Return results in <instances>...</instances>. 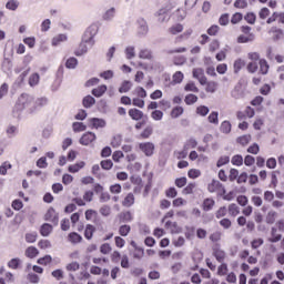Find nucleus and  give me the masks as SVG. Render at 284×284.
Returning <instances> with one entry per match:
<instances>
[{
    "label": "nucleus",
    "instance_id": "obj_60",
    "mask_svg": "<svg viewBox=\"0 0 284 284\" xmlns=\"http://www.w3.org/2000/svg\"><path fill=\"white\" fill-rule=\"evenodd\" d=\"M169 32L171 34H179L180 32H183V24L181 23H178L175 26H172L170 29H169Z\"/></svg>",
    "mask_w": 284,
    "mask_h": 284
},
{
    "label": "nucleus",
    "instance_id": "obj_52",
    "mask_svg": "<svg viewBox=\"0 0 284 284\" xmlns=\"http://www.w3.org/2000/svg\"><path fill=\"white\" fill-rule=\"evenodd\" d=\"M8 139H14L17 136L18 129L16 125H9L6 130Z\"/></svg>",
    "mask_w": 284,
    "mask_h": 284
},
{
    "label": "nucleus",
    "instance_id": "obj_15",
    "mask_svg": "<svg viewBox=\"0 0 284 284\" xmlns=\"http://www.w3.org/2000/svg\"><path fill=\"white\" fill-rule=\"evenodd\" d=\"M64 41H68V36L64 33H60V34L53 37V39L51 41V45L57 48V45H61V43H64Z\"/></svg>",
    "mask_w": 284,
    "mask_h": 284
},
{
    "label": "nucleus",
    "instance_id": "obj_9",
    "mask_svg": "<svg viewBox=\"0 0 284 284\" xmlns=\"http://www.w3.org/2000/svg\"><path fill=\"white\" fill-rule=\"evenodd\" d=\"M207 190L211 193L217 192V190H222L223 194L227 192L225 186H223V183H221L219 180H212V182L207 185Z\"/></svg>",
    "mask_w": 284,
    "mask_h": 284
},
{
    "label": "nucleus",
    "instance_id": "obj_54",
    "mask_svg": "<svg viewBox=\"0 0 284 284\" xmlns=\"http://www.w3.org/2000/svg\"><path fill=\"white\" fill-rule=\"evenodd\" d=\"M229 213L231 216H239V214H241V210L239 209V205L232 203L229 205Z\"/></svg>",
    "mask_w": 284,
    "mask_h": 284
},
{
    "label": "nucleus",
    "instance_id": "obj_12",
    "mask_svg": "<svg viewBox=\"0 0 284 284\" xmlns=\"http://www.w3.org/2000/svg\"><path fill=\"white\" fill-rule=\"evenodd\" d=\"M256 40V34L254 33H248L247 36L241 34L237 38V43H253V41Z\"/></svg>",
    "mask_w": 284,
    "mask_h": 284
},
{
    "label": "nucleus",
    "instance_id": "obj_29",
    "mask_svg": "<svg viewBox=\"0 0 284 284\" xmlns=\"http://www.w3.org/2000/svg\"><path fill=\"white\" fill-rule=\"evenodd\" d=\"M120 223H132V213L130 211L119 214Z\"/></svg>",
    "mask_w": 284,
    "mask_h": 284
},
{
    "label": "nucleus",
    "instance_id": "obj_20",
    "mask_svg": "<svg viewBox=\"0 0 284 284\" xmlns=\"http://www.w3.org/2000/svg\"><path fill=\"white\" fill-rule=\"evenodd\" d=\"M184 229H185L184 236L186 241H192V239H194L196 234V227L186 225Z\"/></svg>",
    "mask_w": 284,
    "mask_h": 284
},
{
    "label": "nucleus",
    "instance_id": "obj_37",
    "mask_svg": "<svg viewBox=\"0 0 284 284\" xmlns=\"http://www.w3.org/2000/svg\"><path fill=\"white\" fill-rule=\"evenodd\" d=\"M21 265V258L13 257L8 262V267L10 270H19V266Z\"/></svg>",
    "mask_w": 284,
    "mask_h": 284
},
{
    "label": "nucleus",
    "instance_id": "obj_38",
    "mask_svg": "<svg viewBox=\"0 0 284 284\" xmlns=\"http://www.w3.org/2000/svg\"><path fill=\"white\" fill-rule=\"evenodd\" d=\"M206 88V92H210L211 94H214V92H216L217 88H219V83H216L215 81H210L205 83Z\"/></svg>",
    "mask_w": 284,
    "mask_h": 284
},
{
    "label": "nucleus",
    "instance_id": "obj_6",
    "mask_svg": "<svg viewBox=\"0 0 284 284\" xmlns=\"http://www.w3.org/2000/svg\"><path fill=\"white\" fill-rule=\"evenodd\" d=\"M193 79H197L200 85H205L207 83V78L205 77V71L201 68L193 69Z\"/></svg>",
    "mask_w": 284,
    "mask_h": 284
},
{
    "label": "nucleus",
    "instance_id": "obj_13",
    "mask_svg": "<svg viewBox=\"0 0 284 284\" xmlns=\"http://www.w3.org/2000/svg\"><path fill=\"white\" fill-rule=\"evenodd\" d=\"M129 116L133 120V121H141V119L144 118L143 111L139 110V109H130L129 110Z\"/></svg>",
    "mask_w": 284,
    "mask_h": 284
},
{
    "label": "nucleus",
    "instance_id": "obj_44",
    "mask_svg": "<svg viewBox=\"0 0 284 284\" xmlns=\"http://www.w3.org/2000/svg\"><path fill=\"white\" fill-rule=\"evenodd\" d=\"M73 132H85L88 126L83 122H73L72 124Z\"/></svg>",
    "mask_w": 284,
    "mask_h": 284
},
{
    "label": "nucleus",
    "instance_id": "obj_25",
    "mask_svg": "<svg viewBox=\"0 0 284 284\" xmlns=\"http://www.w3.org/2000/svg\"><path fill=\"white\" fill-rule=\"evenodd\" d=\"M94 103H97V99H94V97H92V95H85L82 99L83 108L90 109V108H92V105H94Z\"/></svg>",
    "mask_w": 284,
    "mask_h": 284
},
{
    "label": "nucleus",
    "instance_id": "obj_21",
    "mask_svg": "<svg viewBox=\"0 0 284 284\" xmlns=\"http://www.w3.org/2000/svg\"><path fill=\"white\" fill-rule=\"evenodd\" d=\"M104 92H108V85L102 84L95 89H92L91 94H93V97H97L99 99L103 97Z\"/></svg>",
    "mask_w": 284,
    "mask_h": 284
},
{
    "label": "nucleus",
    "instance_id": "obj_1",
    "mask_svg": "<svg viewBox=\"0 0 284 284\" xmlns=\"http://www.w3.org/2000/svg\"><path fill=\"white\" fill-rule=\"evenodd\" d=\"M23 110H29V112H32L34 110V97L22 93L20 98L18 99L14 108H13V114H19L23 112Z\"/></svg>",
    "mask_w": 284,
    "mask_h": 284
},
{
    "label": "nucleus",
    "instance_id": "obj_59",
    "mask_svg": "<svg viewBox=\"0 0 284 284\" xmlns=\"http://www.w3.org/2000/svg\"><path fill=\"white\" fill-rule=\"evenodd\" d=\"M244 19L251 26H254V23H256V14L254 12L246 13Z\"/></svg>",
    "mask_w": 284,
    "mask_h": 284
},
{
    "label": "nucleus",
    "instance_id": "obj_18",
    "mask_svg": "<svg viewBox=\"0 0 284 284\" xmlns=\"http://www.w3.org/2000/svg\"><path fill=\"white\" fill-rule=\"evenodd\" d=\"M75 57H83L88 54V42L81 41L79 48L74 51Z\"/></svg>",
    "mask_w": 284,
    "mask_h": 284
},
{
    "label": "nucleus",
    "instance_id": "obj_61",
    "mask_svg": "<svg viewBox=\"0 0 284 284\" xmlns=\"http://www.w3.org/2000/svg\"><path fill=\"white\" fill-rule=\"evenodd\" d=\"M185 92H195L199 93V89L194 82H189L184 87Z\"/></svg>",
    "mask_w": 284,
    "mask_h": 284
},
{
    "label": "nucleus",
    "instance_id": "obj_49",
    "mask_svg": "<svg viewBox=\"0 0 284 284\" xmlns=\"http://www.w3.org/2000/svg\"><path fill=\"white\" fill-rule=\"evenodd\" d=\"M153 132H154V129L152 128V125H149V126H146V128L141 132L140 136H141L142 139H150V136H152Z\"/></svg>",
    "mask_w": 284,
    "mask_h": 284
},
{
    "label": "nucleus",
    "instance_id": "obj_51",
    "mask_svg": "<svg viewBox=\"0 0 284 284\" xmlns=\"http://www.w3.org/2000/svg\"><path fill=\"white\" fill-rule=\"evenodd\" d=\"M131 231H132V227L128 224H123L119 227L120 236H128V234H130Z\"/></svg>",
    "mask_w": 284,
    "mask_h": 284
},
{
    "label": "nucleus",
    "instance_id": "obj_14",
    "mask_svg": "<svg viewBox=\"0 0 284 284\" xmlns=\"http://www.w3.org/2000/svg\"><path fill=\"white\" fill-rule=\"evenodd\" d=\"M213 256L216 258L217 263L225 261V252L219 248V246L213 247Z\"/></svg>",
    "mask_w": 284,
    "mask_h": 284
},
{
    "label": "nucleus",
    "instance_id": "obj_27",
    "mask_svg": "<svg viewBox=\"0 0 284 284\" xmlns=\"http://www.w3.org/2000/svg\"><path fill=\"white\" fill-rule=\"evenodd\" d=\"M116 14V9L114 7L110 8L102 16L103 21H112Z\"/></svg>",
    "mask_w": 284,
    "mask_h": 284
},
{
    "label": "nucleus",
    "instance_id": "obj_41",
    "mask_svg": "<svg viewBox=\"0 0 284 284\" xmlns=\"http://www.w3.org/2000/svg\"><path fill=\"white\" fill-rule=\"evenodd\" d=\"M139 58L146 59L148 61L152 60V50H150V49L140 50Z\"/></svg>",
    "mask_w": 284,
    "mask_h": 284
},
{
    "label": "nucleus",
    "instance_id": "obj_36",
    "mask_svg": "<svg viewBox=\"0 0 284 284\" xmlns=\"http://www.w3.org/2000/svg\"><path fill=\"white\" fill-rule=\"evenodd\" d=\"M6 8L7 10H11V12H16L19 9V0H8Z\"/></svg>",
    "mask_w": 284,
    "mask_h": 284
},
{
    "label": "nucleus",
    "instance_id": "obj_43",
    "mask_svg": "<svg viewBox=\"0 0 284 284\" xmlns=\"http://www.w3.org/2000/svg\"><path fill=\"white\" fill-rule=\"evenodd\" d=\"M134 203V194L129 193L125 197L124 201L122 202V205L124 207H132V204Z\"/></svg>",
    "mask_w": 284,
    "mask_h": 284
},
{
    "label": "nucleus",
    "instance_id": "obj_35",
    "mask_svg": "<svg viewBox=\"0 0 284 284\" xmlns=\"http://www.w3.org/2000/svg\"><path fill=\"white\" fill-rule=\"evenodd\" d=\"M77 65H79V60L74 57L69 58L65 62V68H68V70H74L77 69Z\"/></svg>",
    "mask_w": 284,
    "mask_h": 284
},
{
    "label": "nucleus",
    "instance_id": "obj_23",
    "mask_svg": "<svg viewBox=\"0 0 284 284\" xmlns=\"http://www.w3.org/2000/svg\"><path fill=\"white\" fill-rule=\"evenodd\" d=\"M94 232H97V227L92 224H87L84 230V237L87 241H91L92 236H94Z\"/></svg>",
    "mask_w": 284,
    "mask_h": 284
},
{
    "label": "nucleus",
    "instance_id": "obj_64",
    "mask_svg": "<svg viewBox=\"0 0 284 284\" xmlns=\"http://www.w3.org/2000/svg\"><path fill=\"white\" fill-rule=\"evenodd\" d=\"M151 118L153 121H161L163 119V111L161 110H154L151 113Z\"/></svg>",
    "mask_w": 284,
    "mask_h": 284
},
{
    "label": "nucleus",
    "instance_id": "obj_32",
    "mask_svg": "<svg viewBox=\"0 0 284 284\" xmlns=\"http://www.w3.org/2000/svg\"><path fill=\"white\" fill-rule=\"evenodd\" d=\"M39 81H41V75L39 73H33L29 77V85L30 88H34L39 85Z\"/></svg>",
    "mask_w": 284,
    "mask_h": 284
},
{
    "label": "nucleus",
    "instance_id": "obj_19",
    "mask_svg": "<svg viewBox=\"0 0 284 284\" xmlns=\"http://www.w3.org/2000/svg\"><path fill=\"white\" fill-rule=\"evenodd\" d=\"M68 240L70 243H73V245H77V243H81L83 241V236L77 232H71L68 235Z\"/></svg>",
    "mask_w": 284,
    "mask_h": 284
},
{
    "label": "nucleus",
    "instance_id": "obj_62",
    "mask_svg": "<svg viewBox=\"0 0 284 284\" xmlns=\"http://www.w3.org/2000/svg\"><path fill=\"white\" fill-rule=\"evenodd\" d=\"M183 79H184V75H183V72L181 71H178L173 74V83L175 84L183 83Z\"/></svg>",
    "mask_w": 284,
    "mask_h": 284
},
{
    "label": "nucleus",
    "instance_id": "obj_3",
    "mask_svg": "<svg viewBox=\"0 0 284 284\" xmlns=\"http://www.w3.org/2000/svg\"><path fill=\"white\" fill-rule=\"evenodd\" d=\"M139 149L143 154H145V156H152L154 154L155 146L152 142H142L139 144Z\"/></svg>",
    "mask_w": 284,
    "mask_h": 284
},
{
    "label": "nucleus",
    "instance_id": "obj_57",
    "mask_svg": "<svg viewBox=\"0 0 284 284\" xmlns=\"http://www.w3.org/2000/svg\"><path fill=\"white\" fill-rule=\"evenodd\" d=\"M196 145H199V142L196 141V139L191 138L189 139L185 144H184V150H190V149H194L196 148Z\"/></svg>",
    "mask_w": 284,
    "mask_h": 284
},
{
    "label": "nucleus",
    "instance_id": "obj_48",
    "mask_svg": "<svg viewBox=\"0 0 284 284\" xmlns=\"http://www.w3.org/2000/svg\"><path fill=\"white\" fill-rule=\"evenodd\" d=\"M122 142H123V136L121 134H115L112 138L111 145L112 148H120Z\"/></svg>",
    "mask_w": 284,
    "mask_h": 284
},
{
    "label": "nucleus",
    "instance_id": "obj_24",
    "mask_svg": "<svg viewBox=\"0 0 284 284\" xmlns=\"http://www.w3.org/2000/svg\"><path fill=\"white\" fill-rule=\"evenodd\" d=\"M130 90H132V82L130 80H124L119 88L120 94H125L130 92Z\"/></svg>",
    "mask_w": 284,
    "mask_h": 284
},
{
    "label": "nucleus",
    "instance_id": "obj_63",
    "mask_svg": "<svg viewBox=\"0 0 284 284\" xmlns=\"http://www.w3.org/2000/svg\"><path fill=\"white\" fill-rule=\"evenodd\" d=\"M227 163H230V156H221L216 162V168H223V165H227Z\"/></svg>",
    "mask_w": 284,
    "mask_h": 284
},
{
    "label": "nucleus",
    "instance_id": "obj_22",
    "mask_svg": "<svg viewBox=\"0 0 284 284\" xmlns=\"http://www.w3.org/2000/svg\"><path fill=\"white\" fill-rule=\"evenodd\" d=\"M277 230L276 227H272L271 229V236L272 237H268L267 241L268 243H278V241H281L283 239V235L282 234H276Z\"/></svg>",
    "mask_w": 284,
    "mask_h": 284
},
{
    "label": "nucleus",
    "instance_id": "obj_50",
    "mask_svg": "<svg viewBox=\"0 0 284 284\" xmlns=\"http://www.w3.org/2000/svg\"><path fill=\"white\" fill-rule=\"evenodd\" d=\"M196 101H199V97H196L192 93L185 95V98H184V102L186 103V105H194V103H196Z\"/></svg>",
    "mask_w": 284,
    "mask_h": 284
},
{
    "label": "nucleus",
    "instance_id": "obj_42",
    "mask_svg": "<svg viewBox=\"0 0 284 284\" xmlns=\"http://www.w3.org/2000/svg\"><path fill=\"white\" fill-rule=\"evenodd\" d=\"M236 141L237 143H240V145H243V146L248 145L250 141H252V135L245 134V135L239 136Z\"/></svg>",
    "mask_w": 284,
    "mask_h": 284
},
{
    "label": "nucleus",
    "instance_id": "obj_10",
    "mask_svg": "<svg viewBox=\"0 0 284 284\" xmlns=\"http://www.w3.org/2000/svg\"><path fill=\"white\" fill-rule=\"evenodd\" d=\"M231 97L235 100L243 99V97H245V93L243 92V84L237 83L231 91Z\"/></svg>",
    "mask_w": 284,
    "mask_h": 284
},
{
    "label": "nucleus",
    "instance_id": "obj_11",
    "mask_svg": "<svg viewBox=\"0 0 284 284\" xmlns=\"http://www.w3.org/2000/svg\"><path fill=\"white\" fill-rule=\"evenodd\" d=\"M33 109H31V114L33 112H37V110H41V108H45V105H48V98L42 97V98H38L37 100H33Z\"/></svg>",
    "mask_w": 284,
    "mask_h": 284
},
{
    "label": "nucleus",
    "instance_id": "obj_45",
    "mask_svg": "<svg viewBox=\"0 0 284 284\" xmlns=\"http://www.w3.org/2000/svg\"><path fill=\"white\" fill-rule=\"evenodd\" d=\"M271 32H273L275 34L273 37V41H281V39H283V29H278L276 27H273L271 29Z\"/></svg>",
    "mask_w": 284,
    "mask_h": 284
},
{
    "label": "nucleus",
    "instance_id": "obj_28",
    "mask_svg": "<svg viewBox=\"0 0 284 284\" xmlns=\"http://www.w3.org/2000/svg\"><path fill=\"white\" fill-rule=\"evenodd\" d=\"M245 65V60L243 59H236L233 64L234 74H239L241 70H243Z\"/></svg>",
    "mask_w": 284,
    "mask_h": 284
},
{
    "label": "nucleus",
    "instance_id": "obj_4",
    "mask_svg": "<svg viewBox=\"0 0 284 284\" xmlns=\"http://www.w3.org/2000/svg\"><path fill=\"white\" fill-rule=\"evenodd\" d=\"M44 221H49L53 225H59V213L53 207H50L44 214Z\"/></svg>",
    "mask_w": 284,
    "mask_h": 284
},
{
    "label": "nucleus",
    "instance_id": "obj_8",
    "mask_svg": "<svg viewBox=\"0 0 284 284\" xmlns=\"http://www.w3.org/2000/svg\"><path fill=\"white\" fill-rule=\"evenodd\" d=\"M138 34L139 37H145L149 32L148 22L143 18H139L138 21Z\"/></svg>",
    "mask_w": 284,
    "mask_h": 284
},
{
    "label": "nucleus",
    "instance_id": "obj_33",
    "mask_svg": "<svg viewBox=\"0 0 284 284\" xmlns=\"http://www.w3.org/2000/svg\"><path fill=\"white\" fill-rule=\"evenodd\" d=\"M183 112H185V109H183V106H174L171 110V119H179V116L183 115Z\"/></svg>",
    "mask_w": 284,
    "mask_h": 284
},
{
    "label": "nucleus",
    "instance_id": "obj_5",
    "mask_svg": "<svg viewBox=\"0 0 284 284\" xmlns=\"http://www.w3.org/2000/svg\"><path fill=\"white\" fill-rule=\"evenodd\" d=\"M97 141V134L94 132H85L79 140L80 145H90Z\"/></svg>",
    "mask_w": 284,
    "mask_h": 284
},
{
    "label": "nucleus",
    "instance_id": "obj_53",
    "mask_svg": "<svg viewBox=\"0 0 284 284\" xmlns=\"http://www.w3.org/2000/svg\"><path fill=\"white\" fill-rule=\"evenodd\" d=\"M37 263L38 265H50V263H52V255H44L38 258Z\"/></svg>",
    "mask_w": 284,
    "mask_h": 284
},
{
    "label": "nucleus",
    "instance_id": "obj_56",
    "mask_svg": "<svg viewBox=\"0 0 284 284\" xmlns=\"http://www.w3.org/2000/svg\"><path fill=\"white\" fill-rule=\"evenodd\" d=\"M232 165H236L237 168H241L243 165V155L236 154L231 160Z\"/></svg>",
    "mask_w": 284,
    "mask_h": 284
},
{
    "label": "nucleus",
    "instance_id": "obj_47",
    "mask_svg": "<svg viewBox=\"0 0 284 284\" xmlns=\"http://www.w3.org/2000/svg\"><path fill=\"white\" fill-rule=\"evenodd\" d=\"M195 112L199 116H205L210 114V108L207 105H200L196 108Z\"/></svg>",
    "mask_w": 284,
    "mask_h": 284
},
{
    "label": "nucleus",
    "instance_id": "obj_34",
    "mask_svg": "<svg viewBox=\"0 0 284 284\" xmlns=\"http://www.w3.org/2000/svg\"><path fill=\"white\" fill-rule=\"evenodd\" d=\"M258 64L261 74H267V72H270V64L267 63V60L261 59Z\"/></svg>",
    "mask_w": 284,
    "mask_h": 284
},
{
    "label": "nucleus",
    "instance_id": "obj_17",
    "mask_svg": "<svg viewBox=\"0 0 284 284\" xmlns=\"http://www.w3.org/2000/svg\"><path fill=\"white\" fill-rule=\"evenodd\" d=\"M83 168H85V162L81 161V162H78L75 164L69 165L68 171L71 174H77V172H79L80 170H83Z\"/></svg>",
    "mask_w": 284,
    "mask_h": 284
},
{
    "label": "nucleus",
    "instance_id": "obj_16",
    "mask_svg": "<svg viewBox=\"0 0 284 284\" xmlns=\"http://www.w3.org/2000/svg\"><path fill=\"white\" fill-rule=\"evenodd\" d=\"M52 224L50 223H43L41 226H40V234L41 236H50V234H52Z\"/></svg>",
    "mask_w": 284,
    "mask_h": 284
},
{
    "label": "nucleus",
    "instance_id": "obj_58",
    "mask_svg": "<svg viewBox=\"0 0 284 284\" xmlns=\"http://www.w3.org/2000/svg\"><path fill=\"white\" fill-rule=\"evenodd\" d=\"M100 165L102 170H112V168H114V163L112 162V160H102L100 162Z\"/></svg>",
    "mask_w": 284,
    "mask_h": 284
},
{
    "label": "nucleus",
    "instance_id": "obj_40",
    "mask_svg": "<svg viewBox=\"0 0 284 284\" xmlns=\"http://www.w3.org/2000/svg\"><path fill=\"white\" fill-rule=\"evenodd\" d=\"M209 123H212L213 125H219V112L212 111L207 116Z\"/></svg>",
    "mask_w": 284,
    "mask_h": 284
},
{
    "label": "nucleus",
    "instance_id": "obj_26",
    "mask_svg": "<svg viewBox=\"0 0 284 284\" xmlns=\"http://www.w3.org/2000/svg\"><path fill=\"white\" fill-rule=\"evenodd\" d=\"M220 132H222V134H230V132H232V123L224 120L220 125Z\"/></svg>",
    "mask_w": 284,
    "mask_h": 284
},
{
    "label": "nucleus",
    "instance_id": "obj_46",
    "mask_svg": "<svg viewBox=\"0 0 284 284\" xmlns=\"http://www.w3.org/2000/svg\"><path fill=\"white\" fill-rule=\"evenodd\" d=\"M28 74H30V68H28L27 70H24L16 80V84L17 85H23V82L26 81V77H28Z\"/></svg>",
    "mask_w": 284,
    "mask_h": 284
},
{
    "label": "nucleus",
    "instance_id": "obj_39",
    "mask_svg": "<svg viewBox=\"0 0 284 284\" xmlns=\"http://www.w3.org/2000/svg\"><path fill=\"white\" fill-rule=\"evenodd\" d=\"M216 202H214V200L207 197L203 201V210L204 212H210L212 210V207H214Z\"/></svg>",
    "mask_w": 284,
    "mask_h": 284
},
{
    "label": "nucleus",
    "instance_id": "obj_30",
    "mask_svg": "<svg viewBox=\"0 0 284 284\" xmlns=\"http://www.w3.org/2000/svg\"><path fill=\"white\" fill-rule=\"evenodd\" d=\"M156 17H158V21L160 23H165V21H169L170 18L168 17V11L165 9H160L158 12H156Z\"/></svg>",
    "mask_w": 284,
    "mask_h": 284
},
{
    "label": "nucleus",
    "instance_id": "obj_2",
    "mask_svg": "<svg viewBox=\"0 0 284 284\" xmlns=\"http://www.w3.org/2000/svg\"><path fill=\"white\" fill-rule=\"evenodd\" d=\"M99 32V27L97 24L90 26L82 36V41L84 43H88L90 48H92L95 43L94 37H97V33Z\"/></svg>",
    "mask_w": 284,
    "mask_h": 284
},
{
    "label": "nucleus",
    "instance_id": "obj_7",
    "mask_svg": "<svg viewBox=\"0 0 284 284\" xmlns=\"http://www.w3.org/2000/svg\"><path fill=\"white\" fill-rule=\"evenodd\" d=\"M89 125L92 128V130H99L105 128V125H108V122H105V120L101 118H91L89 119Z\"/></svg>",
    "mask_w": 284,
    "mask_h": 284
},
{
    "label": "nucleus",
    "instance_id": "obj_31",
    "mask_svg": "<svg viewBox=\"0 0 284 284\" xmlns=\"http://www.w3.org/2000/svg\"><path fill=\"white\" fill-rule=\"evenodd\" d=\"M26 256L28 258H37V256H39V250L34 246H29L27 250H26Z\"/></svg>",
    "mask_w": 284,
    "mask_h": 284
},
{
    "label": "nucleus",
    "instance_id": "obj_55",
    "mask_svg": "<svg viewBox=\"0 0 284 284\" xmlns=\"http://www.w3.org/2000/svg\"><path fill=\"white\" fill-rule=\"evenodd\" d=\"M100 214L101 216H110V214H112V207H110V205L104 204L100 207Z\"/></svg>",
    "mask_w": 284,
    "mask_h": 284
}]
</instances>
